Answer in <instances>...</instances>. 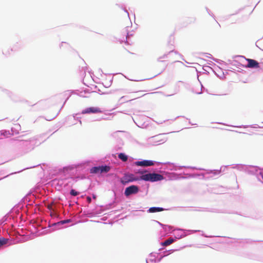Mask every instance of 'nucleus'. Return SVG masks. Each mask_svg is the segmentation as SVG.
I'll return each instance as SVG.
<instances>
[{
	"mask_svg": "<svg viewBox=\"0 0 263 263\" xmlns=\"http://www.w3.org/2000/svg\"><path fill=\"white\" fill-rule=\"evenodd\" d=\"M163 179V177L162 175L156 173L146 174L140 177V180L151 182L160 181Z\"/></svg>",
	"mask_w": 263,
	"mask_h": 263,
	"instance_id": "nucleus-1",
	"label": "nucleus"
},
{
	"mask_svg": "<svg viewBox=\"0 0 263 263\" xmlns=\"http://www.w3.org/2000/svg\"><path fill=\"white\" fill-rule=\"evenodd\" d=\"M110 170V167L107 165H102L95 166L90 170V173L91 174H102L107 173Z\"/></svg>",
	"mask_w": 263,
	"mask_h": 263,
	"instance_id": "nucleus-2",
	"label": "nucleus"
},
{
	"mask_svg": "<svg viewBox=\"0 0 263 263\" xmlns=\"http://www.w3.org/2000/svg\"><path fill=\"white\" fill-rule=\"evenodd\" d=\"M140 179V178L135 177L133 174H125L123 177L121 179V182L123 184H126L129 182L138 181Z\"/></svg>",
	"mask_w": 263,
	"mask_h": 263,
	"instance_id": "nucleus-3",
	"label": "nucleus"
},
{
	"mask_svg": "<svg viewBox=\"0 0 263 263\" xmlns=\"http://www.w3.org/2000/svg\"><path fill=\"white\" fill-rule=\"evenodd\" d=\"M138 192V186L137 185H132L125 189L124 194L126 196H129L132 194H137Z\"/></svg>",
	"mask_w": 263,
	"mask_h": 263,
	"instance_id": "nucleus-4",
	"label": "nucleus"
},
{
	"mask_svg": "<svg viewBox=\"0 0 263 263\" xmlns=\"http://www.w3.org/2000/svg\"><path fill=\"white\" fill-rule=\"evenodd\" d=\"M102 112V110L101 109L97 107H90L87 108L82 110V114H97V113H101Z\"/></svg>",
	"mask_w": 263,
	"mask_h": 263,
	"instance_id": "nucleus-5",
	"label": "nucleus"
},
{
	"mask_svg": "<svg viewBox=\"0 0 263 263\" xmlns=\"http://www.w3.org/2000/svg\"><path fill=\"white\" fill-rule=\"evenodd\" d=\"M246 60L248 61V65L246 66L248 68H259V63L255 60L250 59H247Z\"/></svg>",
	"mask_w": 263,
	"mask_h": 263,
	"instance_id": "nucleus-6",
	"label": "nucleus"
},
{
	"mask_svg": "<svg viewBox=\"0 0 263 263\" xmlns=\"http://www.w3.org/2000/svg\"><path fill=\"white\" fill-rule=\"evenodd\" d=\"M135 164L137 166H148L154 165V163L151 160H143L141 161H136Z\"/></svg>",
	"mask_w": 263,
	"mask_h": 263,
	"instance_id": "nucleus-7",
	"label": "nucleus"
},
{
	"mask_svg": "<svg viewBox=\"0 0 263 263\" xmlns=\"http://www.w3.org/2000/svg\"><path fill=\"white\" fill-rule=\"evenodd\" d=\"M164 211V209L162 208H157V207H152L150 208L148 210V212L149 213H155L159 212Z\"/></svg>",
	"mask_w": 263,
	"mask_h": 263,
	"instance_id": "nucleus-8",
	"label": "nucleus"
},
{
	"mask_svg": "<svg viewBox=\"0 0 263 263\" xmlns=\"http://www.w3.org/2000/svg\"><path fill=\"white\" fill-rule=\"evenodd\" d=\"M174 241V239L172 238H170L164 241L161 243L162 246H167L171 244H172Z\"/></svg>",
	"mask_w": 263,
	"mask_h": 263,
	"instance_id": "nucleus-9",
	"label": "nucleus"
},
{
	"mask_svg": "<svg viewBox=\"0 0 263 263\" xmlns=\"http://www.w3.org/2000/svg\"><path fill=\"white\" fill-rule=\"evenodd\" d=\"M118 157L119 159H120L123 162H126L128 159L127 156L124 153L119 154Z\"/></svg>",
	"mask_w": 263,
	"mask_h": 263,
	"instance_id": "nucleus-10",
	"label": "nucleus"
},
{
	"mask_svg": "<svg viewBox=\"0 0 263 263\" xmlns=\"http://www.w3.org/2000/svg\"><path fill=\"white\" fill-rule=\"evenodd\" d=\"M10 135L11 134L9 132L4 130L0 132V137L3 136L5 137L8 138L9 137Z\"/></svg>",
	"mask_w": 263,
	"mask_h": 263,
	"instance_id": "nucleus-11",
	"label": "nucleus"
},
{
	"mask_svg": "<svg viewBox=\"0 0 263 263\" xmlns=\"http://www.w3.org/2000/svg\"><path fill=\"white\" fill-rule=\"evenodd\" d=\"M8 242V239L1 237L0 238V247L3 246V245L6 244Z\"/></svg>",
	"mask_w": 263,
	"mask_h": 263,
	"instance_id": "nucleus-12",
	"label": "nucleus"
},
{
	"mask_svg": "<svg viewBox=\"0 0 263 263\" xmlns=\"http://www.w3.org/2000/svg\"><path fill=\"white\" fill-rule=\"evenodd\" d=\"M70 194L72 196H76L78 195L79 194V193L78 192L76 191V190L72 189L70 191Z\"/></svg>",
	"mask_w": 263,
	"mask_h": 263,
	"instance_id": "nucleus-13",
	"label": "nucleus"
},
{
	"mask_svg": "<svg viewBox=\"0 0 263 263\" xmlns=\"http://www.w3.org/2000/svg\"><path fill=\"white\" fill-rule=\"evenodd\" d=\"M70 219H67V220H65L61 221L60 222L61 223L63 224V223L69 222H70Z\"/></svg>",
	"mask_w": 263,
	"mask_h": 263,
	"instance_id": "nucleus-14",
	"label": "nucleus"
},
{
	"mask_svg": "<svg viewBox=\"0 0 263 263\" xmlns=\"http://www.w3.org/2000/svg\"><path fill=\"white\" fill-rule=\"evenodd\" d=\"M87 201H88V202L89 203L91 202V198L90 197H87Z\"/></svg>",
	"mask_w": 263,
	"mask_h": 263,
	"instance_id": "nucleus-15",
	"label": "nucleus"
},
{
	"mask_svg": "<svg viewBox=\"0 0 263 263\" xmlns=\"http://www.w3.org/2000/svg\"><path fill=\"white\" fill-rule=\"evenodd\" d=\"M48 208L49 209H51V205H48Z\"/></svg>",
	"mask_w": 263,
	"mask_h": 263,
	"instance_id": "nucleus-16",
	"label": "nucleus"
}]
</instances>
